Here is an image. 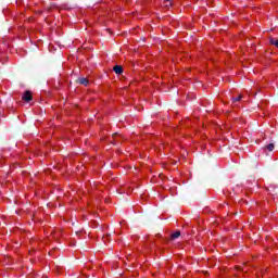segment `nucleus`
<instances>
[{"label": "nucleus", "mask_w": 278, "mask_h": 278, "mask_svg": "<svg viewBox=\"0 0 278 278\" xmlns=\"http://www.w3.org/2000/svg\"><path fill=\"white\" fill-rule=\"evenodd\" d=\"M33 99V96H31V92L30 91H26L24 94H23V100L26 101L27 103H29V101H31Z\"/></svg>", "instance_id": "obj_1"}, {"label": "nucleus", "mask_w": 278, "mask_h": 278, "mask_svg": "<svg viewBox=\"0 0 278 278\" xmlns=\"http://www.w3.org/2000/svg\"><path fill=\"white\" fill-rule=\"evenodd\" d=\"M113 71H114V73H116V75H122L123 66L116 65V66L113 67Z\"/></svg>", "instance_id": "obj_2"}, {"label": "nucleus", "mask_w": 278, "mask_h": 278, "mask_svg": "<svg viewBox=\"0 0 278 278\" xmlns=\"http://www.w3.org/2000/svg\"><path fill=\"white\" fill-rule=\"evenodd\" d=\"M181 236L180 231H176L174 233H172V240H177V238H179Z\"/></svg>", "instance_id": "obj_3"}, {"label": "nucleus", "mask_w": 278, "mask_h": 278, "mask_svg": "<svg viewBox=\"0 0 278 278\" xmlns=\"http://www.w3.org/2000/svg\"><path fill=\"white\" fill-rule=\"evenodd\" d=\"M78 81H79V84H81L83 86H87V84H88V78H79Z\"/></svg>", "instance_id": "obj_4"}, {"label": "nucleus", "mask_w": 278, "mask_h": 278, "mask_svg": "<svg viewBox=\"0 0 278 278\" xmlns=\"http://www.w3.org/2000/svg\"><path fill=\"white\" fill-rule=\"evenodd\" d=\"M164 5H165V8H170V5H173V1L172 0H164Z\"/></svg>", "instance_id": "obj_5"}, {"label": "nucleus", "mask_w": 278, "mask_h": 278, "mask_svg": "<svg viewBox=\"0 0 278 278\" xmlns=\"http://www.w3.org/2000/svg\"><path fill=\"white\" fill-rule=\"evenodd\" d=\"M267 150H268V151H274V150H275V144L269 143V144L267 146Z\"/></svg>", "instance_id": "obj_6"}, {"label": "nucleus", "mask_w": 278, "mask_h": 278, "mask_svg": "<svg viewBox=\"0 0 278 278\" xmlns=\"http://www.w3.org/2000/svg\"><path fill=\"white\" fill-rule=\"evenodd\" d=\"M270 42H271L273 45H275V47H277V48H278V40H276V39H271V40H270Z\"/></svg>", "instance_id": "obj_7"}, {"label": "nucleus", "mask_w": 278, "mask_h": 278, "mask_svg": "<svg viewBox=\"0 0 278 278\" xmlns=\"http://www.w3.org/2000/svg\"><path fill=\"white\" fill-rule=\"evenodd\" d=\"M240 99H242V96H239L237 98H233V101H240Z\"/></svg>", "instance_id": "obj_8"}, {"label": "nucleus", "mask_w": 278, "mask_h": 278, "mask_svg": "<svg viewBox=\"0 0 278 278\" xmlns=\"http://www.w3.org/2000/svg\"><path fill=\"white\" fill-rule=\"evenodd\" d=\"M103 240H104V242H105L106 238L104 237Z\"/></svg>", "instance_id": "obj_9"}]
</instances>
